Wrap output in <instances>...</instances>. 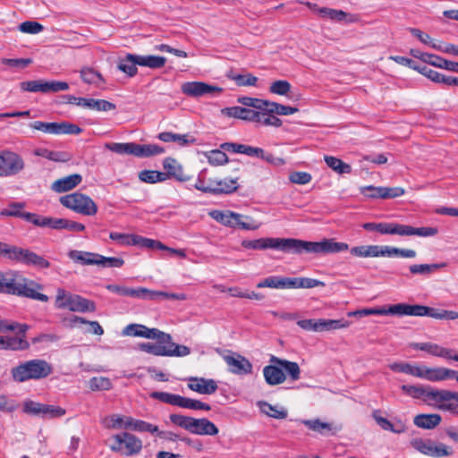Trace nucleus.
<instances>
[{
  "mask_svg": "<svg viewBox=\"0 0 458 458\" xmlns=\"http://www.w3.org/2000/svg\"><path fill=\"white\" fill-rule=\"evenodd\" d=\"M43 285L24 277L19 271H0V293L26 297L29 299L47 302V295L41 293Z\"/></svg>",
  "mask_w": 458,
  "mask_h": 458,
  "instance_id": "nucleus-1",
  "label": "nucleus"
},
{
  "mask_svg": "<svg viewBox=\"0 0 458 458\" xmlns=\"http://www.w3.org/2000/svg\"><path fill=\"white\" fill-rule=\"evenodd\" d=\"M12 379L16 383L41 380L53 373V366L43 359H32L20 362L11 369Z\"/></svg>",
  "mask_w": 458,
  "mask_h": 458,
  "instance_id": "nucleus-2",
  "label": "nucleus"
},
{
  "mask_svg": "<svg viewBox=\"0 0 458 458\" xmlns=\"http://www.w3.org/2000/svg\"><path fill=\"white\" fill-rule=\"evenodd\" d=\"M0 258L38 268H48L50 262L29 249L0 242Z\"/></svg>",
  "mask_w": 458,
  "mask_h": 458,
  "instance_id": "nucleus-3",
  "label": "nucleus"
},
{
  "mask_svg": "<svg viewBox=\"0 0 458 458\" xmlns=\"http://www.w3.org/2000/svg\"><path fill=\"white\" fill-rule=\"evenodd\" d=\"M347 250H349L347 243L335 242L334 239H324L321 242L294 239V253L296 254L302 252L315 254L339 253Z\"/></svg>",
  "mask_w": 458,
  "mask_h": 458,
  "instance_id": "nucleus-4",
  "label": "nucleus"
},
{
  "mask_svg": "<svg viewBox=\"0 0 458 458\" xmlns=\"http://www.w3.org/2000/svg\"><path fill=\"white\" fill-rule=\"evenodd\" d=\"M139 349L155 356L185 357L191 353V349L186 345L175 344L166 338L157 340L156 343H142Z\"/></svg>",
  "mask_w": 458,
  "mask_h": 458,
  "instance_id": "nucleus-5",
  "label": "nucleus"
},
{
  "mask_svg": "<svg viewBox=\"0 0 458 458\" xmlns=\"http://www.w3.org/2000/svg\"><path fill=\"white\" fill-rule=\"evenodd\" d=\"M105 148L117 154H128L137 157H148L157 156L165 152L164 148L157 144H138L134 142L106 143Z\"/></svg>",
  "mask_w": 458,
  "mask_h": 458,
  "instance_id": "nucleus-6",
  "label": "nucleus"
},
{
  "mask_svg": "<svg viewBox=\"0 0 458 458\" xmlns=\"http://www.w3.org/2000/svg\"><path fill=\"white\" fill-rule=\"evenodd\" d=\"M378 233L400 236L432 237L437 234L438 230L437 227H413L397 223H378Z\"/></svg>",
  "mask_w": 458,
  "mask_h": 458,
  "instance_id": "nucleus-7",
  "label": "nucleus"
},
{
  "mask_svg": "<svg viewBox=\"0 0 458 458\" xmlns=\"http://www.w3.org/2000/svg\"><path fill=\"white\" fill-rule=\"evenodd\" d=\"M242 246L248 250H264L267 249L278 250L284 252L294 253V239L293 238H259L256 240H243Z\"/></svg>",
  "mask_w": 458,
  "mask_h": 458,
  "instance_id": "nucleus-8",
  "label": "nucleus"
},
{
  "mask_svg": "<svg viewBox=\"0 0 458 458\" xmlns=\"http://www.w3.org/2000/svg\"><path fill=\"white\" fill-rule=\"evenodd\" d=\"M60 203L64 207L84 216H93L98 212V206L94 200L80 192L61 197Z\"/></svg>",
  "mask_w": 458,
  "mask_h": 458,
  "instance_id": "nucleus-9",
  "label": "nucleus"
},
{
  "mask_svg": "<svg viewBox=\"0 0 458 458\" xmlns=\"http://www.w3.org/2000/svg\"><path fill=\"white\" fill-rule=\"evenodd\" d=\"M110 449L127 456L136 455L142 449V441L136 436L123 432L111 437Z\"/></svg>",
  "mask_w": 458,
  "mask_h": 458,
  "instance_id": "nucleus-10",
  "label": "nucleus"
},
{
  "mask_svg": "<svg viewBox=\"0 0 458 458\" xmlns=\"http://www.w3.org/2000/svg\"><path fill=\"white\" fill-rule=\"evenodd\" d=\"M150 397L162 403L181 408L204 411L211 410V406L206 403L167 392H152L150 394Z\"/></svg>",
  "mask_w": 458,
  "mask_h": 458,
  "instance_id": "nucleus-11",
  "label": "nucleus"
},
{
  "mask_svg": "<svg viewBox=\"0 0 458 458\" xmlns=\"http://www.w3.org/2000/svg\"><path fill=\"white\" fill-rule=\"evenodd\" d=\"M25 168L21 155L11 150L0 151V177H11L20 174Z\"/></svg>",
  "mask_w": 458,
  "mask_h": 458,
  "instance_id": "nucleus-12",
  "label": "nucleus"
},
{
  "mask_svg": "<svg viewBox=\"0 0 458 458\" xmlns=\"http://www.w3.org/2000/svg\"><path fill=\"white\" fill-rule=\"evenodd\" d=\"M410 445L415 450L428 456L440 458L451 456L453 450L443 443L436 444L431 439L413 438Z\"/></svg>",
  "mask_w": 458,
  "mask_h": 458,
  "instance_id": "nucleus-13",
  "label": "nucleus"
},
{
  "mask_svg": "<svg viewBox=\"0 0 458 458\" xmlns=\"http://www.w3.org/2000/svg\"><path fill=\"white\" fill-rule=\"evenodd\" d=\"M30 127L40 131L44 133L54 134V135H78L82 131V129L74 123L68 122L62 123H46L41 121H35L30 123Z\"/></svg>",
  "mask_w": 458,
  "mask_h": 458,
  "instance_id": "nucleus-14",
  "label": "nucleus"
},
{
  "mask_svg": "<svg viewBox=\"0 0 458 458\" xmlns=\"http://www.w3.org/2000/svg\"><path fill=\"white\" fill-rule=\"evenodd\" d=\"M388 315L396 316H414V317H430L435 318V308H430L424 305L415 304L411 305L407 303H397L390 305L387 308Z\"/></svg>",
  "mask_w": 458,
  "mask_h": 458,
  "instance_id": "nucleus-15",
  "label": "nucleus"
},
{
  "mask_svg": "<svg viewBox=\"0 0 458 458\" xmlns=\"http://www.w3.org/2000/svg\"><path fill=\"white\" fill-rule=\"evenodd\" d=\"M223 359L228 367V371L234 375H248L252 372L251 362L244 356L230 352L229 354L224 355Z\"/></svg>",
  "mask_w": 458,
  "mask_h": 458,
  "instance_id": "nucleus-16",
  "label": "nucleus"
},
{
  "mask_svg": "<svg viewBox=\"0 0 458 458\" xmlns=\"http://www.w3.org/2000/svg\"><path fill=\"white\" fill-rule=\"evenodd\" d=\"M181 90L188 97L199 98L206 95L221 93L223 89L202 81H188L182 84Z\"/></svg>",
  "mask_w": 458,
  "mask_h": 458,
  "instance_id": "nucleus-17",
  "label": "nucleus"
},
{
  "mask_svg": "<svg viewBox=\"0 0 458 458\" xmlns=\"http://www.w3.org/2000/svg\"><path fill=\"white\" fill-rule=\"evenodd\" d=\"M351 255L356 258L387 257V245H359L350 249Z\"/></svg>",
  "mask_w": 458,
  "mask_h": 458,
  "instance_id": "nucleus-18",
  "label": "nucleus"
},
{
  "mask_svg": "<svg viewBox=\"0 0 458 458\" xmlns=\"http://www.w3.org/2000/svg\"><path fill=\"white\" fill-rule=\"evenodd\" d=\"M188 388L200 394H212L218 386L212 378L191 377L188 378Z\"/></svg>",
  "mask_w": 458,
  "mask_h": 458,
  "instance_id": "nucleus-19",
  "label": "nucleus"
},
{
  "mask_svg": "<svg viewBox=\"0 0 458 458\" xmlns=\"http://www.w3.org/2000/svg\"><path fill=\"white\" fill-rule=\"evenodd\" d=\"M25 206V202H12L0 211V216L19 217L34 225L38 214L24 211Z\"/></svg>",
  "mask_w": 458,
  "mask_h": 458,
  "instance_id": "nucleus-20",
  "label": "nucleus"
},
{
  "mask_svg": "<svg viewBox=\"0 0 458 458\" xmlns=\"http://www.w3.org/2000/svg\"><path fill=\"white\" fill-rule=\"evenodd\" d=\"M401 390L412 398H424V400L430 404H434L435 403V397L431 394L436 393V389L431 386L403 385L401 386Z\"/></svg>",
  "mask_w": 458,
  "mask_h": 458,
  "instance_id": "nucleus-21",
  "label": "nucleus"
},
{
  "mask_svg": "<svg viewBox=\"0 0 458 458\" xmlns=\"http://www.w3.org/2000/svg\"><path fill=\"white\" fill-rule=\"evenodd\" d=\"M420 378L427 379L431 382L443 381L453 378L455 376V370L446 368H428L421 366Z\"/></svg>",
  "mask_w": 458,
  "mask_h": 458,
  "instance_id": "nucleus-22",
  "label": "nucleus"
},
{
  "mask_svg": "<svg viewBox=\"0 0 458 458\" xmlns=\"http://www.w3.org/2000/svg\"><path fill=\"white\" fill-rule=\"evenodd\" d=\"M66 308L73 312H94L96 311V304L93 301L86 299L79 294H72L68 296Z\"/></svg>",
  "mask_w": 458,
  "mask_h": 458,
  "instance_id": "nucleus-23",
  "label": "nucleus"
},
{
  "mask_svg": "<svg viewBox=\"0 0 458 458\" xmlns=\"http://www.w3.org/2000/svg\"><path fill=\"white\" fill-rule=\"evenodd\" d=\"M410 346L412 349L426 352L432 356L441 357V358H445L447 360H452V357H453V354H452L453 350L452 349L445 348L441 345H438L437 344H433L430 342L412 343L410 344Z\"/></svg>",
  "mask_w": 458,
  "mask_h": 458,
  "instance_id": "nucleus-24",
  "label": "nucleus"
},
{
  "mask_svg": "<svg viewBox=\"0 0 458 458\" xmlns=\"http://www.w3.org/2000/svg\"><path fill=\"white\" fill-rule=\"evenodd\" d=\"M372 417L377 424L386 431H390L395 434L404 433L407 429V426L404 421L400 419H395L394 421H390L386 418L380 415L379 411H374Z\"/></svg>",
  "mask_w": 458,
  "mask_h": 458,
  "instance_id": "nucleus-25",
  "label": "nucleus"
},
{
  "mask_svg": "<svg viewBox=\"0 0 458 458\" xmlns=\"http://www.w3.org/2000/svg\"><path fill=\"white\" fill-rule=\"evenodd\" d=\"M218 431L217 427L209 420L206 418H193L189 432L200 436H216L218 434Z\"/></svg>",
  "mask_w": 458,
  "mask_h": 458,
  "instance_id": "nucleus-26",
  "label": "nucleus"
},
{
  "mask_svg": "<svg viewBox=\"0 0 458 458\" xmlns=\"http://www.w3.org/2000/svg\"><path fill=\"white\" fill-rule=\"evenodd\" d=\"M221 113L228 117H233L252 123H255L256 119L259 117L258 111L239 106L225 107L221 110Z\"/></svg>",
  "mask_w": 458,
  "mask_h": 458,
  "instance_id": "nucleus-27",
  "label": "nucleus"
},
{
  "mask_svg": "<svg viewBox=\"0 0 458 458\" xmlns=\"http://www.w3.org/2000/svg\"><path fill=\"white\" fill-rule=\"evenodd\" d=\"M210 216L216 222L229 227L238 228L240 219H243L244 216L230 211L213 210L209 213Z\"/></svg>",
  "mask_w": 458,
  "mask_h": 458,
  "instance_id": "nucleus-28",
  "label": "nucleus"
},
{
  "mask_svg": "<svg viewBox=\"0 0 458 458\" xmlns=\"http://www.w3.org/2000/svg\"><path fill=\"white\" fill-rule=\"evenodd\" d=\"M265 381L269 386H277L286 380V374L279 365L271 363L263 369Z\"/></svg>",
  "mask_w": 458,
  "mask_h": 458,
  "instance_id": "nucleus-29",
  "label": "nucleus"
},
{
  "mask_svg": "<svg viewBox=\"0 0 458 458\" xmlns=\"http://www.w3.org/2000/svg\"><path fill=\"white\" fill-rule=\"evenodd\" d=\"M81 181L82 177L81 174H70L55 181L51 186V189L55 192H65L75 188L81 182Z\"/></svg>",
  "mask_w": 458,
  "mask_h": 458,
  "instance_id": "nucleus-30",
  "label": "nucleus"
},
{
  "mask_svg": "<svg viewBox=\"0 0 458 458\" xmlns=\"http://www.w3.org/2000/svg\"><path fill=\"white\" fill-rule=\"evenodd\" d=\"M164 169L166 171L167 178L173 177L179 182H187L190 176L184 174L182 166L172 157H166L163 163Z\"/></svg>",
  "mask_w": 458,
  "mask_h": 458,
  "instance_id": "nucleus-31",
  "label": "nucleus"
},
{
  "mask_svg": "<svg viewBox=\"0 0 458 458\" xmlns=\"http://www.w3.org/2000/svg\"><path fill=\"white\" fill-rule=\"evenodd\" d=\"M269 362L275 365H279L293 381H296L301 377V369L297 362L290 361L284 359L278 358L271 355Z\"/></svg>",
  "mask_w": 458,
  "mask_h": 458,
  "instance_id": "nucleus-32",
  "label": "nucleus"
},
{
  "mask_svg": "<svg viewBox=\"0 0 458 458\" xmlns=\"http://www.w3.org/2000/svg\"><path fill=\"white\" fill-rule=\"evenodd\" d=\"M213 184V194H230L234 192L238 187V178L235 179H214L211 180Z\"/></svg>",
  "mask_w": 458,
  "mask_h": 458,
  "instance_id": "nucleus-33",
  "label": "nucleus"
},
{
  "mask_svg": "<svg viewBox=\"0 0 458 458\" xmlns=\"http://www.w3.org/2000/svg\"><path fill=\"white\" fill-rule=\"evenodd\" d=\"M30 343L23 338H14V336L0 335V350L5 351H25L30 348Z\"/></svg>",
  "mask_w": 458,
  "mask_h": 458,
  "instance_id": "nucleus-34",
  "label": "nucleus"
},
{
  "mask_svg": "<svg viewBox=\"0 0 458 458\" xmlns=\"http://www.w3.org/2000/svg\"><path fill=\"white\" fill-rule=\"evenodd\" d=\"M137 65V55L127 54L125 56L119 58L117 68L129 77H133L138 72Z\"/></svg>",
  "mask_w": 458,
  "mask_h": 458,
  "instance_id": "nucleus-35",
  "label": "nucleus"
},
{
  "mask_svg": "<svg viewBox=\"0 0 458 458\" xmlns=\"http://www.w3.org/2000/svg\"><path fill=\"white\" fill-rule=\"evenodd\" d=\"M442 418L439 414H418L413 419V423L420 428L432 429L440 424Z\"/></svg>",
  "mask_w": 458,
  "mask_h": 458,
  "instance_id": "nucleus-36",
  "label": "nucleus"
},
{
  "mask_svg": "<svg viewBox=\"0 0 458 458\" xmlns=\"http://www.w3.org/2000/svg\"><path fill=\"white\" fill-rule=\"evenodd\" d=\"M98 253L72 250L68 252V257L75 263L83 266H91L97 264Z\"/></svg>",
  "mask_w": 458,
  "mask_h": 458,
  "instance_id": "nucleus-37",
  "label": "nucleus"
},
{
  "mask_svg": "<svg viewBox=\"0 0 458 458\" xmlns=\"http://www.w3.org/2000/svg\"><path fill=\"white\" fill-rule=\"evenodd\" d=\"M143 296L142 300L146 301H158L160 299H172L178 301L186 300V295L184 293H170L162 291H153L148 288L143 287Z\"/></svg>",
  "mask_w": 458,
  "mask_h": 458,
  "instance_id": "nucleus-38",
  "label": "nucleus"
},
{
  "mask_svg": "<svg viewBox=\"0 0 458 458\" xmlns=\"http://www.w3.org/2000/svg\"><path fill=\"white\" fill-rule=\"evenodd\" d=\"M106 289L120 296H129L140 300H142V297H144L142 294L144 292L143 287L130 288L118 284H108L106 285Z\"/></svg>",
  "mask_w": 458,
  "mask_h": 458,
  "instance_id": "nucleus-39",
  "label": "nucleus"
},
{
  "mask_svg": "<svg viewBox=\"0 0 458 458\" xmlns=\"http://www.w3.org/2000/svg\"><path fill=\"white\" fill-rule=\"evenodd\" d=\"M67 219L52 218L37 215L34 225L39 227H50L52 229H66Z\"/></svg>",
  "mask_w": 458,
  "mask_h": 458,
  "instance_id": "nucleus-40",
  "label": "nucleus"
},
{
  "mask_svg": "<svg viewBox=\"0 0 458 458\" xmlns=\"http://www.w3.org/2000/svg\"><path fill=\"white\" fill-rule=\"evenodd\" d=\"M82 324H87L89 327V328L87 330L88 333L97 335H102L104 334V329L98 321H88L85 318L78 316H72L69 318V325L72 327Z\"/></svg>",
  "mask_w": 458,
  "mask_h": 458,
  "instance_id": "nucleus-41",
  "label": "nucleus"
},
{
  "mask_svg": "<svg viewBox=\"0 0 458 458\" xmlns=\"http://www.w3.org/2000/svg\"><path fill=\"white\" fill-rule=\"evenodd\" d=\"M138 65L148 67L150 69L162 68L165 63L166 58L159 55H137Z\"/></svg>",
  "mask_w": 458,
  "mask_h": 458,
  "instance_id": "nucleus-42",
  "label": "nucleus"
},
{
  "mask_svg": "<svg viewBox=\"0 0 458 458\" xmlns=\"http://www.w3.org/2000/svg\"><path fill=\"white\" fill-rule=\"evenodd\" d=\"M257 405L262 413L271 418L283 420L287 417V411L284 409H279L277 406H274L265 401L258 402Z\"/></svg>",
  "mask_w": 458,
  "mask_h": 458,
  "instance_id": "nucleus-43",
  "label": "nucleus"
},
{
  "mask_svg": "<svg viewBox=\"0 0 458 458\" xmlns=\"http://www.w3.org/2000/svg\"><path fill=\"white\" fill-rule=\"evenodd\" d=\"M33 154L37 157H41L55 162H66L69 159L65 152L54 151L46 148H36Z\"/></svg>",
  "mask_w": 458,
  "mask_h": 458,
  "instance_id": "nucleus-44",
  "label": "nucleus"
},
{
  "mask_svg": "<svg viewBox=\"0 0 458 458\" xmlns=\"http://www.w3.org/2000/svg\"><path fill=\"white\" fill-rule=\"evenodd\" d=\"M274 114V112L267 110L258 111L259 117L256 119L255 123L264 126L280 127L282 121Z\"/></svg>",
  "mask_w": 458,
  "mask_h": 458,
  "instance_id": "nucleus-45",
  "label": "nucleus"
},
{
  "mask_svg": "<svg viewBox=\"0 0 458 458\" xmlns=\"http://www.w3.org/2000/svg\"><path fill=\"white\" fill-rule=\"evenodd\" d=\"M446 267V263H434V264H414L409 267L410 272L413 275H428L437 269Z\"/></svg>",
  "mask_w": 458,
  "mask_h": 458,
  "instance_id": "nucleus-46",
  "label": "nucleus"
},
{
  "mask_svg": "<svg viewBox=\"0 0 458 458\" xmlns=\"http://www.w3.org/2000/svg\"><path fill=\"white\" fill-rule=\"evenodd\" d=\"M391 370L402 372L420 377L421 366L412 365L407 362H394L389 365Z\"/></svg>",
  "mask_w": 458,
  "mask_h": 458,
  "instance_id": "nucleus-47",
  "label": "nucleus"
},
{
  "mask_svg": "<svg viewBox=\"0 0 458 458\" xmlns=\"http://www.w3.org/2000/svg\"><path fill=\"white\" fill-rule=\"evenodd\" d=\"M324 160L328 167L340 174H350L352 172L351 165L343 162L337 157L332 156H325Z\"/></svg>",
  "mask_w": 458,
  "mask_h": 458,
  "instance_id": "nucleus-48",
  "label": "nucleus"
},
{
  "mask_svg": "<svg viewBox=\"0 0 458 458\" xmlns=\"http://www.w3.org/2000/svg\"><path fill=\"white\" fill-rule=\"evenodd\" d=\"M81 78L87 84L99 85L104 82L102 75L90 67H84L81 70Z\"/></svg>",
  "mask_w": 458,
  "mask_h": 458,
  "instance_id": "nucleus-49",
  "label": "nucleus"
},
{
  "mask_svg": "<svg viewBox=\"0 0 458 458\" xmlns=\"http://www.w3.org/2000/svg\"><path fill=\"white\" fill-rule=\"evenodd\" d=\"M139 179L147 183H156L167 179V174L154 170H143L139 174Z\"/></svg>",
  "mask_w": 458,
  "mask_h": 458,
  "instance_id": "nucleus-50",
  "label": "nucleus"
},
{
  "mask_svg": "<svg viewBox=\"0 0 458 458\" xmlns=\"http://www.w3.org/2000/svg\"><path fill=\"white\" fill-rule=\"evenodd\" d=\"M431 395L435 397L434 405L436 406L440 403H452V400L458 403V392H453L445 389H436V393Z\"/></svg>",
  "mask_w": 458,
  "mask_h": 458,
  "instance_id": "nucleus-51",
  "label": "nucleus"
},
{
  "mask_svg": "<svg viewBox=\"0 0 458 458\" xmlns=\"http://www.w3.org/2000/svg\"><path fill=\"white\" fill-rule=\"evenodd\" d=\"M238 102L244 106L243 107L250 108L254 111L266 110L267 106V100L250 97L239 98Z\"/></svg>",
  "mask_w": 458,
  "mask_h": 458,
  "instance_id": "nucleus-52",
  "label": "nucleus"
},
{
  "mask_svg": "<svg viewBox=\"0 0 458 458\" xmlns=\"http://www.w3.org/2000/svg\"><path fill=\"white\" fill-rule=\"evenodd\" d=\"M30 327L27 324H19L17 322H0V330L2 331H14L18 330V335L14 336V338H23L26 339V333Z\"/></svg>",
  "mask_w": 458,
  "mask_h": 458,
  "instance_id": "nucleus-53",
  "label": "nucleus"
},
{
  "mask_svg": "<svg viewBox=\"0 0 458 458\" xmlns=\"http://www.w3.org/2000/svg\"><path fill=\"white\" fill-rule=\"evenodd\" d=\"M418 71L421 74L425 75L427 78L431 80L432 81L446 85L448 76H445V74H442L427 65L420 66V68H418Z\"/></svg>",
  "mask_w": 458,
  "mask_h": 458,
  "instance_id": "nucleus-54",
  "label": "nucleus"
},
{
  "mask_svg": "<svg viewBox=\"0 0 458 458\" xmlns=\"http://www.w3.org/2000/svg\"><path fill=\"white\" fill-rule=\"evenodd\" d=\"M267 111L274 112L278 115H290L298 112V108L290 106H284L276 102L267 101Z\"/></svg>",
  "mask_w": 458,
  "mask_h": 458,
  "instance_id": "nucleus-55",
  "label": "nucleus"
},
{
  "mask_svg": "<svg viewBox=\"0 0 458 458\" xmlns=\"http://www.w3.org/2000/svg\"><path fill=\"white\" fill-rule=\"evenodd\" d=\"M86 108L97 110V111H111L115 109V105L112 102L104 99H94L88 98Z\"/></svg>",
  "mask_w": 458,
  "mask_h": 458,
  "instance_id": "nucleus-56",
  "label": "nucleus"
},
{
  "mask_svg": "<svg viewBox=\"0 0 458 458\" xmlns=\"http://www.w3.org/2000/svg\"><path fill=\"white\" fill-rule=\"evenodd\" d=\"M89 386L92 391H104L112 388L111 380L106 377H93L89 381Z\"/></svg>",
  "mask_w": 458,
  "mask_h": 458,
  "instance_id": "nucleus-57",
  "label": "nucleus"
},
{
  "mask_svg": "<svg viewBox=\"0 0 458 458\" xmlns=\"http://www.w3.org/2000/svg\"><path fill=\"white\" fill-rule=\"evenodd\" d=\"M205 156L212 165H222L228 162L226 154L221 149H212L207 152Z\"/></svg>",
  "mask_w": 458,
  "mask_h": 458,
  "instance_id": "nucleus-58",
  "label": "nucleus"
},
{
  "mask_svg": "<svg viewBox=\"0 0 458 458\" xmlns=\"http://www.w3.org/2000/svg\"><path fill=\"white\" fill-rule=\"evenodd\" d=\"M97 266L102 267H121L124 264V260L116 257H105L98 253Z\"/></svg>",
  "mask_w": 458,
  "mask_h": 458,
  "instance_id": "nucleus-59",
  "label": "nucleus"
},
{
  "mask_svg": "<svg viewBox=\"0 0 458 458\" xmlns=\"http://www.w3.org/2000/svg\"><path fill=\"white\" fill-rule=\"evenodd\" d=\"M227 77L230 78L231 80L234 81L238 86H255L258 81V78L256 76L252 75L251 73H247V74L230 73L227 75Z\"/></svg>",
  "mask_w": 458,
  "mask_h": 458,
  "instance_id": "nucleus-60",
  "label": "nucleus"
},
{
  "mask_svg": "<svg viewBox=\"0 0 458 458\" xmlns=\"http://www.w3.org/2000/svg\"><path fill=\"white\" fill-rule=\"evenodd\" d=\"M323 331H332L336 329L347 328L350 327L351 322L344 318L342 319H323L322 324Z\"/></svg>",
  "mask_w": 458,
  "mask_h": 458,
  "instance_id": "nucleus-61",
  "label": "nucleus"
},
{
  "mask_svg": "<svg viewBox=\"0 0 458 458\" xmlns=\"http://www.w3.org/2000/svg\"><path fill=\"white\" fill-rule=\"evenodd\" d=\"M133 246H140L147 249L165 250V245L159 241L136 235V241L132 242Z\"/></svg>",
  "mask_w": 458,
  "mask_h": 458,
  "instance_id": "nucleus-62",
  "label": "nucleus"
},
{
  "mask_svg": "<svg viewBox=\"0 0 458 458\" xmlns=\"http://www.w3.org/2000/svg\"><path fill=\"white\" fill-rule=\"evenodd\" d=\"M322 318L319 319H301L297 321V325L305 331L322 332Z\"/></svg>",
  "mask_w": 458,
  "mask_h": 458,
  "instance_id": "nucleus-63",
  "label": "nucleus"
},
{
  "mask_svg": "<svg viewBox=\"0 0 458 458\" xmlns=\"http://www.w3.org/2000/svg\"><path fill=\"white\" fill-rule=\"evenodd\" d=\"M45 403H40L32 400H26L23 403L22 411L24 413L41 417L43 413V408Z\"/></svg>",
  "mask_w": 458,
  "mask_h": 458,
  "instance_id": "nucleus-64",
  "label": "nucleus"
}]
</instances>
